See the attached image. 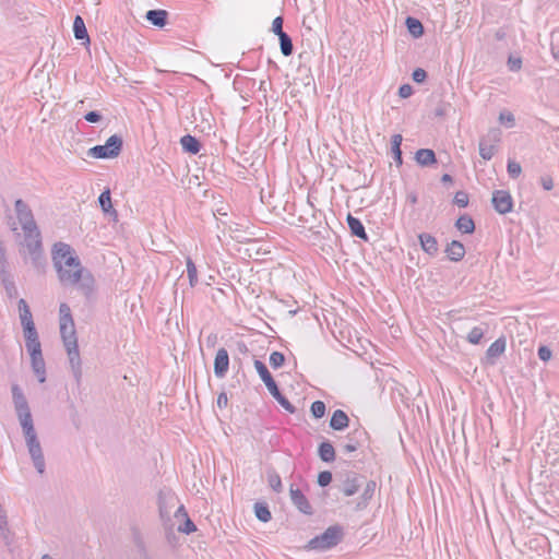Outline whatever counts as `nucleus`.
Instances as JSON below:
<instances>
[{"mask_svg":"<svg viewBox=\"0 0 559 559\" xmlns=\"http://www.w3.org/2000/svg\"><path fill=\"white\" fill-rule=\"evenodd\" d=\"M52 262L58 278L63 286H75L84 296L94 292L95 278L82 266L79 257L70 245L57 242L52 249Z\"/></svg>","mask_w":559,"mask_h":559,"instance_id":"nucleus-1","label":"nucleus"},{"mask_svg":"<svg viewBox=\"0 0 559 559\" xmlns=\"http://www.w3.org/2000/svg\"><path fill=\"white\" fill-rule=\"evenodd\" d=\"M12 401L14 411L22 428V432L25 439V444L33 462L35 469L43 474L45 472L46 463L43 453V448L34 426L33 416L22 389L17 384L11 386Z\"/></svg>","mask_w":559,"mask_h":559,"instance_id":"nucleus-2","label":"nucleus"},{"mask_svg":"<svg viewBox=\"0 0 559 559\" xmlns=\"http://www.w3.org/2000/svg\"><path fill=\"white\" fill-rule=\"evenodd\" d=\"M254 368L259 373L261 380L264 382L271 395L284 407L288 413L294 414L296 407L280 392L276 382L271 376L267 367L261 360H254Z\"/></svg>","mask_w":559,"mask_h":559,"instance_id":"nucleus-3","label":"nucleus"},{"mask_svg":"<svg viewBox=\"0 0 559 559\" xmlns=\"http://www.w3.org/2000/svg\"><path fill=\"white\" fill-rule=\"evenodd\" d=\"M23 241L21 242L22 247L25 248L31 255L32 263L35 267H39L41 265L43 260V248H41V236L37 226L28 227V229H23Z\"/></svg>","mask_w":559,"mask_h":559,"instance_id":"nucleus-4","label":"nucleus"},{"mask_svg":"<svg viewBox=\"0 0 559 559\" xmlns=\"http://www.w3.org/2000/svg\"><path fill=\"white\" fill-rule=\"evenodd\" d=\"M343 537L340 526H330L321 535L316 536L308 543V548L313 550H326L336 546Z\"/></svg>","mask_w":559,"mask_h":559,"instance_id":"nucleus-5","label":"nucleus"},{"mask_svg":"<svg viewBox=\"0 0 559 559\" xmlns=\"http://www.w3.org/2000/svg\"><path fill=\"white\" fill-rule=\"evenodd\" d=\"M501 140V131L497 128L490 129L485 136L479 140V155L485 160H490L496 153V144Z\"/></svg>","mask_w":559,"mask_h":559,"instance_id":"nucleus-6","label":"nucleus"},{"mask_svg":"<svg viewBox=\"0 0 559 559\" xmlns=\"http://www.w3.org/2000/svg\"><path fill=\"white\" fill-rule=\"evenodd\" d=\"M344 489H376L377 483L374 480H367L365 476L357 474L356 472L349 471L343 475Z\"/></svg>","mask_w":559,"mask_h":559,"instance_id":"nucleus-7","label":"nucleus"},{"mask_svg":"<svg viewBox=\"0 0 559 559\" xmlns=\"http://www.w3.org/2000/svg\"><path fill=\"white\" fill-rule=\"evenodd\" d=\"M68 355L69 364L73 377L76 383L81 382L82 379V361L79 352L78 343H73L71 345H63Z\"/></svg>","mask_w":559,"mask_h":559,"instance_id":"nucleus-8","label":"nucleus"},{"mask_svg":"<svg viewBox=\"0 0 559 559\" xmlns=\"http://www.w3.org/2000/svg\"><path fill=\"white\" fill-rule=\"evenodd\" d=\"M14 207L22 229H28V227L37 226L32 210L23 200H16Z\"/></svg>","mask_w":559,"mask_h":559,"instance_id":"nucleus-9","label":"nucleus"},{"mask_svg":"<svg viewBox=\"0 0 559 559\" xmlns=\"http://www.w3.org/2000/svg\"><path fill=\"white\" fill-rule=\"evenodd\" d=\"M492 204L500 214H507L512 211L513 200L511 194L504 190H496L492 193Z\"/></svg>","mask_w":559,"mask_h":559,"instance_id":"nucleus-10","label":"nucleus"},{"mask_svg":"<svg viewBox=\"0 0 559 559\" xmlns=\"http://www.w3.org/2000/svg\"><path fill=\"white\" fill-rule=\"evenodd\" d=\"M366 436H367V432L362 429H356V430L352 431L347 436V442H345L342 445L343 451L346 453L355 452L356 450H358L361 447Z\"/></svg>","mask_w":559,"mask_h":559,"instance_id":"nucleus-11","label":"nucleus"},{"mask_svg":"<svg viewBox=\"0 0 559 559\" xmlns=\"http://www.w3.org/2000/svg\"><path fill=\"white\" fill-rule=\"evenodd\" d=\"M229 368V356L225 348H219L214 359V374L217 378H224Z\"/></svg>","mask_w":559,"mask_h":559,"instance_id":"nucleus-12","label":"nucleus"},{"mask_svg":"<svg viewBox=\"0 0 559 559\" xmlns=\"http://www.w3.org/2000/svg\"><path fill=\"white\" fill-rule=\"evenodd\" d=\"M507 342L504 337L497 338L487 349L485 362L487 365H495L496 359L501 356L506 350Z\"/></svg>","mask_w":559,"mask_h":559,"instance_id":"nucleus-13","label":"nucleus"},{"mask_svg":"<svg viewBox=\"0 0 559 559\" xmlns=\"http://www.w3.org/2000/svg\"><path fill=\"white\" fill-rule=\"evenodd\" d=\"M60 323V336L63 345H71L78 343L74 321L59 322Z\"/></svg>","mask_w":559,"mask_h":559,"instance_id":"nucleus-14","label":"nucleus"},{"mask_svg":"<svg viewBox=\"0 0 559 559\" xmlns=\"http://www.w3.org/2000/svg\"><path fill=\"white\" fill-rule=\"evenodd\" d=\"M32 369L40 383L46 381V365L43 353L31 355Z\"/></svg>","mask_w":559,"mask_h":559,"instance_id":"nucleus-15","label":"nucleus"},{"mask_svg":"<svg viewBox=\"0 0 559 559\" xmlns=\"http://www.w3.org/2000/svg\"><path fill=\"white\" fill-rule=\"evenodd\" d=\"M122 138L114 134L107 139L106 143L102 145L110 158L117 157L122 148Z\"/></svg>","mask_w":559,"mask_h":559,"instance_id":"nucleus-16","label":"nucleus"},{"mask_svg":"<svg viewBox=\"0 0 559 559\" xmlns=\"http://www.w3.org/2000/svg\"><path fill=\"white\" fill-rule=\"evenodd\" d=\"M178 502L175 495L170 491L168 493H163L159 497V513L162 518L170 515V509H173Z\"/></svg>","mask_w":559,"mask_h":559,"instance_id":"nucleus-17","label":"nucleus"},{"mask_svg":"<svg viewBox=\"0 0 559 559\" xmlns=\"http://www.w3.org/2000/svg\"><path fill=\"white\" fill-rule=\"evenodd\" d=\"M348 424H349V418L344 411H342V409L334 411V413L332 414V417L330 419V427L333 430H337V431L344 430L348 427Z\"/></svg>","mask_w":559,"mask_h":559,"instance_id":"nucleus-18","label":"nucleus"},{"mask_svg":"<svg viewBox=\"0 0 559 559\" xmlns=\"http://www.w3.org/2000/svg\"><path fill=\"white\" fill-rule=\"evenodd\" d=\"M293 503L305 514H311L312 508L304 495V491H289Z\"/></svg>","mask_w":559,"mask_h":559,"instance_id":"nucleus-19","label":"nucleus"},{"mask_svg":"<svg viewBox=\"0 0 559 559\" xmlns=\"http://www.w3.org/2000/svg\"><path fill=\"white\" fill-rule=\"evenodd\" d=\"M421 249L429 255H435L438 252L437 239L430 234H420L418 236Z\"/></svg>","mask_w":559,"mask_h":559,"instance_id":"nucleus-20","label":"nucleus"},{"mask_svg":"<svg viewBox=\"0 0 559 559\" xmlns=\"http://www.w3.org/2000/svg\"><path fill=\"white\" fill-rule=\"evenodd\" d=\"M445 252L450 260L459 262L465 255V248L462 242L453 240L447 246Z\"/></svg>","mask_w":559,"mask_h":559,"instance_id":"nucleus-21","label":"nucleus"},{"mask_svg":"<svg viewBox=\"0 0 559 559\" xmlns=\"http://www.w3.org/2000/svg\"><path fill=\"white\" fill-rule=\"evenodd\" d=\"M347 224H348L352 235H354L365 241L368 240V236L366 234L365 227H364L362 223L360 222V219L348 214L347 215Z\"/></svg>","mask_w":559,"mask_h":559,"instance_id":"nucleus-22","label":"nucleus"},{"mask_svg":"<svg viewBox=\"0 0 559 559\" xmlns=\"http://www.w3.org/2000/svg\"><path fill=\"white\" fill-rule=\"evenodd\" d=\"M416 162L424 167L430 166L437 163L436 154L430 148H420L415 154Z\"/></svg>","mask_w":559,"mask_h":559,"instance_id":"nucleus-23","label":"nucleus"},{"mask_svg":"<svg viewBox=\"0 0 559 559\" xmlns=\"http://www.w3.org/2000/svg\"><path fill=\"white\" fill-rule=\"evenodd\" d=\"M168 13L165 10H148L146 20L155 26L163 27L167 23Z\"/></svg>","mask_w":559,"mask_h":559,"instance_id":"nucleus-24","label":"nucleus"},{"mask_svg":"<svg viewBox=\"0 0 559 559\" xmlns=\"http://www.w3.org/2000/svg\"><path fill=\"white\" fill-rule=\"evenodd\" d=\"M17 308H19V312H20V320H21V324L22 326H28V325H33L34 324V320H33V316H32V312L29 310V307L26 302L25 299H20L19 302H17Z\"/></svg>","mask_w":559,"mask_h":559,"instance_id":"nucleus-25","label":"nucleus"},{"mask_svg":"<svg viewBox=\"0 0 559 559\" xmlns=\"http://www.w3.org/2000/svg\"><path fill=\"white\" fill-rule=\"evenodd\" d=\"M182 148L191 154H197L200 151L201 144L200 142L192 135L187 134L183 135L180 140Z\"/></svg>","mask_w":559,"mask_h":559,"instance_id":"nucleus-26","label":"nucleus"},{"mask_svg":"<svg viewBox=\"0 0 559 559\" xmlns=\"http://www.w3.org/2000/svg\"><path fill=\"white\" fill-rule=\"evenodd\" d=\"M1 285L4 288L5 295L8 298L13 299L16 298L19 295L13 275H9L5 277L0 278Z\"/></svg>","mask_w":559,"mask_h":559,"instance_id":"nucleus-27","label":"nucleus"},{"mask_svg":"<svg viewBox=\"0 0 559 559\" xmlns=\"http://www.w3.org/2000/svg\"><path fill=\"white\" fill-rule=\"evenodd\" d=\"M402 141H403V138L401 134H394L391 139V151H392L393 158L397 166H401L403 163L402 151H401Z\"/></svg>","mask_w":559,"mask_h":559,"instance_id":"nucleus-28","label":"nucleus"},{"mask_svg":"<svg viewBox=\"0 0 559 559\" xmlns=\"http://www.w3.org/2000/svg\"><path fill=\"white\" fill-rule=\"evenodd\" d=\"M73 33H74V37L76 39H80V40L85 39L87 43L90 41L84 21L80 15H76L74 19Z\"/></svg>","mask_w":559,"mask_h":559,"instance_id":"nucleus-29","label":"nucleus"},{"mask_svg":"<svg viewBox=\"0 0 559 559\" xmlns=\"http://www.w3.org/2000/svg\"><path fill=\"white\" fill-rule=\"evenodd\" d=\"M319 456L323 462H332L335 459V450L329 441L322 442L319 445Z\"/></svg>","mask_w":559,"mask_h":559,"instance_id":"nucleus-30","label":"nucleus"},{"mask_svg":"<svg viewBox=\"0 0 559 559\" xmlns=\"http://www.w3.org/2000/svg\"><path fill=\"white\" fill-rule=\"evenodd\" d=\"M253 510L257 519L263 523H266L272 519L271 512L265 502H255Z\"/></svg>","mask_w":559,"mask_h":559,"instance_id":"nucleus-31","label":"nucleus"},{"mask_svg":"<svg viewBox=\"0 0 559 559\" xmlns=\"http://www.w3.org/2000/svg\"><path fill=\"white\" fill-rule=\"evenodd\" d=\"M456 228L464 234H472L475 229L474 221L467 216L462 215L455 223Z\"/></svg>","mask_w":559,"mask_h":559,"instance_id":"nucleus-32","label":"nucleus"},{"mask_svg":"<svg viewBox=\"0 0 559 559\" xmlns=\"http://www.w3.org/2000/svg\"><path fill=\"white\" fill-rule=\"evenodd\" d=\"M406 26L408 32L415 37L418 38L424 34V26L421 22L415 17L408 16L406 19Z\"/></svg>","mask_w":559,"mask_h":559,"instance_id":"nucleus-33","label":"nucleus"},{"mask_svg":"<svg viewBox=\"0 0 559 559\" xmlns=\"http://www.w3.org/2000/svg\"><path fill=\"white\" fill-rule=\"evenodd\" d=\"M278 39H280L281 52L285 57H289L294 50L292 38L288 36L287 33H282V34H280Z\"/></svg>","mask_w":559,"mask_h":559,"instance_id":"nucleus-34","label":"nucleus"},{"mask_svg":"<svg viewBox=\"0 0 559 559\" xmlns=\"http://www.w3.org/2000/svg\"><path fill=\"white\" fill-rule=\"evenodd\" d=\"M98 202H99L102 210L105 213H110V212L116 213V211L112 209L111 197H110L109 190H106L100 193V195L98 198Z\"/></svg>","mask_w":559,"mask_h":559,"instance_id":"nucleus-35","label":"nucleus"},{"mask_svg":"<svg viewBox=\"0 0 559 559\" xmlns=\"http://www.w3.org/2000/svg\"><path fill=\"white\" fill-rule=\"evenodd\" d=\"M186 264H187V274H188L190 286L194 287L198 284L197 266L191 258H187Z\"/></svg>","mask_w":559,"mask_h":559,"instance_id":"nucleus-36","label":"nucleus"},{"mask_svg":"<svg viewBox=\"0 0 559 559\" xmlns=\"http://www.w3.org/2000/svg\"><path fill=\"white\" fill-rule=\"evenodd\" d=\"M483 336H484V330L479 326H475L469 331L466 338L471 344L476 345L481 341Z\"/></svg>","mask_w":559,"mask_h":559,"instance_id":"nucleus-37","label":"nucleus"},{"mask_svg":"<svg viewBox=\"0 0 559 559\" xmlns=\"http://www.w3.org/2000/svg\"><path fill=\"white\" fill-rule=\"evenodd\" d=\"M310 411L314 418H322L325 414V404L322 401H316L311 404Z\"/></svg>","mask_w":559,"mask_h":559,"instance_id":"nucleus-38","label":"nucleus"},{"mask_svg":"<svg viewBox=\"0 0 559 559\" xmlns=\"http://www.w3.org/2000/svg\"><path fill=\"white\" fill-rule=\"evenodd\" d=\"M59 316H60L59 322H69L70 323L71 321H73L71 309L64 302L60 304Z\"/></svg>","mask_w":559,"mask_h":559,"instance_id":"nucleus-39","label":"nucleus"},{"mask_svg":"<svg viewBox=\"0 0 559 559\" xmlns=\"http://www.w3.org/2000/svg\"><path fill=\"white\" fill-rule=\"evenodd\" d=\"M499 121L508 128H512L515 124L514 115L510 111H501L499 115Z\"/></svg>","mask_w":559,"mask_h":559,"instance_id":"nucleus-40","label":"nucleus"},{"mask_svg":"<svg viewBox=\"0 0 559 559\" xmlns=\"http://www.w3.org/2000/svg\"><path fill=\"white\" fill-rule=\"evenodd\" d=\"M182 521H183V523L178 526L179 532L185 533V534H191L197 531V526L190 520L189 516H186V519Z\"/></svg>","mask_w":559,"mask_h":559,"instance_id":"nucleus-41","label":"nucleus"},{"mask_svg":"<svg viewBox=\"0 0 559 559\" xmlns=\"http://www.w3.org/2000/svg\"><path fill=\"white\" fill-rule=\"evenodd\" d=\"M25 347H26L27 352L29 353V356L41 353V345H40L39 338L26 341Z\"/></svg>","mask_w":559,"mask_h":559,"instance_id":"nucleus-42","label":"nucleus"},{"mask_svg":"<svg viewBox=\"0 0 559 559\" xmlns=\"http://www.w3.org/2000/svg\"><path fill=\"white\" fill-rule=\"evenodd\" d=\"M284 361H285V357L280 352H273L270 355V364L274 369L282 367L284 365Z\"/></svg>","mask_w":559,"mask_h":559,"instance_id":"nucleus-43","label":"nucleus"},{"mask_svg":"<svg viewBox=\"0 0 559 559\" xmlns=\"http://www.w3.org/2000/svg\"><path fill=\"white\" fill-rule=\"evenodd\" d=\"M88 155L95 158H110L102 145L91 147L88 150Z\"/></svg>","mask_w":559,"mask_h":559,"instance_id":"nucleus-44","label":"nucleus"},{"mask_svg":"<svg viewBox=\"0 0 559 559\" xmlns=\"http://www.w3.org/2000/svg\"><path fill=\"white\" fill-rule=\"evenodd\" d=\"M522 173L521 165L516 162H509L508 163V174L512 178H518Z\"/></svg>","mask_w":559,"mask_h":559,"instance_id":"nucleus-45","label":"nucleus"},{"mask_svg":"<svg viewBox=\"0 0 559 559\" xmlns=\"http://www.w3.org/2000/svg\"><path fill=\"white\" fill-rule=\"evenodd\" d=\"M23 331H24L25 342L26 341H31V340H38L39 338L38 337V333H37L36 328H35V324L28 325V326H24Z\"/></svg>","mask_w":559,"mask_h":559,"instance_id":"nucleus-46","label":"nucleus"},{"mask_svg":"<svg viewBox=\"0 0 559 559\" xmlns=\"http://www.w3.org/2000/svg\"><path fill=\"white\" fill-rule=\"evenodd\" d=\"M454 203L457 206H460V207L467 206V204H468V195L465 192H463V191L456 192V194L454 197Z\"/></svg>","mask_w":559,"mask_h":559,"instance_id":"nucleus-47","label":"nucleus"},{"mask_svg":"<svg viewBox=\"0 0 559 559\" xmlns=\"http://www.w3.org/2000/svg\"><path fill=\"white\" fill-rule=\"evenodd\" d=\"M332 480V474L329 471H323L318 475V484L320 487L328 486Z\"/></svg>","mask_w":559,"mask_h":559,"instance_id":"nucleus-48","label":"nucleus"},{"mask_svg":"<svg viewBox=\"0 0 559 559\" xmlns=\"http://www.w3.org/2000/svg\"><path fill=\"white\" fill-rule=\"evenodd\" d=\"M0 534L3 539L8 540L9 530H8L7 516L1 511H0Z\"/></svg>","mask_w":559,"mask_h":559,"instance_id":"nucleus-49","label":"nucleus"},{"mask_svg":"<svg viewBox=\"0 0 559 559\" xmlns=\"http://www.w3.org/2000/svg\"><path fill=\"white\" fill-rule=\"evenodd\" d=\"M272 32L280 36V34L285 33L283 31V17L276 16L272 22Z\"/></svg>","mask_w":559,"mask_h":559,"instance_id":"nucleus-50","label":"nucleus"},{"mask_svg":"<svg viewBox=\"0 0 559 559\" xmlns=\"http://www.w3.org/2000/svg\"><path fill=\"white\" fill-rule=\"evenodd\" d=\"M412 78L416 83H423L427 78V73L424 69L417 68L414 70Z\"/></svg>","mask_w":559,"mask_h":559,"instance_id":"nucleus-51","label":"nucleus"},{"mask_svg":"<svg viewBox=\"0 0 559 559\" xmlns=\"http://www.w3.org/2000/svg\"><path fill=\"white\" fill-rule=\"evenodd\" d=\"M538 357L543 361H548L551 358V350L548 346H540L538 348Z\"/></svg>","mask_w":559,"mask_h":559,"instance_id":"nucleus-52","label":"nucleus"},{"mask_svg":"<svg viewBox=\"0 0 559 559\" xmlns=\"http://www.w3.org/2000/svg\"><path fill=\"white\" fill-rule=\"evenodd\" d=\"M174 516L178 520V521H182L186 519V516H189L187 511H186V508L182 503H179L177 507H176V510L174 512Z\"/></svg>","mask_w":559,"mask_h":559,"instance_id":"nucleus-53","label":"nucleus"},{"mask_svg":"<svg viewBox=\"0 0 559 559\" xmlns=\"http://www.w3.org/2000/svg\"><path fill=\"white\" fill-rule=\"evenodd\" d=\"M413 94V87L409 84H403L399 88V95L402 98H407Z\"/></svg>","mask_w":559,"mask_h":559,"instance_id":"nucleus-54","label":"nucleus"},{"mask_svg":"<svg viewBox=\"0 0 559 559\" xmlns=\"http://www.w3.org/2000/svg\"><path fill=\"white\" fill-rule=\"evenodd\" d=\"M540 185L542 187L549 191L554 188V180L550 176L546 175V176H542L540 177Z\"/></svg>","mask_w":559,"mask_h":559,"instance_id":"nucleus-55","label":"nucleus"},{"mask_svg":"<svg viewBox=\"0 0 559 559\" xmlns=\"http://www.w3.org/2000/svg\"><path fill=\"white\" fill-rule=\"evenodd\" d=\"M7 258L0 259V278L11 275Z\"/></svg>","mask_w":559,"mask_h":559,"instance_id":"nucleus-56","label":"nucleus"},{"mask_svg":"<svg viewBox=\"0 0 559 559\" xmlns=\"http://www.w3.org/2000/svg\"><path fill=\"white\" fill-rule=\"evenodd\" d=\"M84 119L87 122L95 123L102 120V116L97 111H90L84 116Z\"/></svg>","mask_w":559,"mask_h":559,"instance_id":"nucleus-57","label":"nucleus"},{"mask_svg":"<svg viewBox=\"0 0 559 559\" xmlns=\"http://www.w3.org/2000/svg\"><path fill=\"white\" fill-rule=\"evenodd\" d=\"M508 63H509V68L511 71H518L521 69L522 61L519 58H516V59L509 58Z\"/></svg>","mask_w":559,"mask_h":559,"instance_id":"nucleus-58","label":"nucleus"},{"mask_svg":"<svg viewBox=\"0 0 559 559\" xmlns=\"http://www.w3.org/2000/svg\"><path fill=\"white\" fill-rule=\"evenodd\" d=\"M227 403H228V397H227V394L226 393H221L218 396H217V406L219 408H223V407H226L227 406Z\"/></svg>","mask_w":559,"mask_h":559,"instance_id":"nucleus-59","label":"nucleus"},{"mask_svg":"<svg viewBox=\"0 0 559 559\" xmlns=\"http://www.w3.org/2000/svg\"><path fill=\"white\" fill-rule=\"evenodd\" d=\"M407 201L412 204H415L417 202V195L415 193H411L407 195Z\"/></svg>","mask_w":559,"mask_h":559,"instance_id":"nucleus-60","label":"nucleus"},{"mask_svg":"<svg viewBox=\"0 0 559 559\" xmlns=\"http://www.w3.org/2000/svg\"><path fill=\"white\" fill-rule=\"evenodd\" d=\"M441 181L447 183V182H452V177L449 175V174H444L442 177H441Z\"/></svg>","mask_w":559,"mask_h":559,"instance_id":"nucleus-61","label":"nucleus"},{"mask_svg":"<svg viewBox=\"0 0 559 559\" xmlns=\"http://www.w3.org/2000/svg\"><path fill=\"white\" fill-rule=\"evenodd\" d=\"M281 485V479L278 477H276V480H273L271 479V486L274 488L275 486H280Z\"/></svg>","mask_w":559,"mask_h":559,"instance_id":"nucleus-62","label":"nucleus"},{"mask_svg":"<svg viewBox=\"0 0 559 559\" xmlns=\"http://www.w3.org/2000/svg\"><path fill=\"white\" fill-rule=\"evenodd\" d=\"M7 258L5 255V249L3 248V246L0 243V259H4Z\"/></svg>","mask_w":559,"mask_h":559,"instance_id":"nucleus-63","label":"nucleus"},{"mask_svg":"<svg viewBox=\"0 0 559 559\" xmlns=\"http://www.w3.org/2000/svg\"><path fill=\"white\" fill-rule=\"evenodd\" d=\"M552 56L556 60L559 61V48L557 50L552 48Z\"/></svg>","mask_w":559,"mask_h":559,"instance_id":"nucleus-64","label":"nucleus"}]
</instances>
